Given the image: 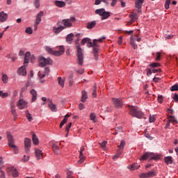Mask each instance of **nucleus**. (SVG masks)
<instances>
[{
    "label": "nucleus",
    "instance_id": "31",
    "mask_svg": "<svg viewBox=\"0 0 178 178\" xmlns=\"http://www.w3.org/2000/svg\"><path fill=\"white\" fill-rule=\"evenodd\" d=\"M32 141L35 145H38L39 144L38 138H37V135H35V134H33Z\"/></svg>",
    "mask_w": 178,
    "mask_h": 178
},
{
    "label": "nucleus",
    "instance_id": "52",
    "mask_svg": "<svg viewBox=\"0 0 178 178\" xmlns=\"http://www.w3.org/2000/svg\"><path fill=\"white\" fill-rule=\"evenodd\" d=\"M2 80H3V83H8V75L3 74L2 76Z\"/></svg>",
    "mask_w": 178,
    "mask_h": 178
},
{
    "label": "nucleus",
    "instance_id": "22",
    "mask_svg": "<svg viewBox=\"0 0 178 178\" xmlns=\"http://www.w3.org/2000/svg\"><path fill=\"white\" fill-rule=\"evenodd\" d=\"M8 19V14L5 13V12L2 11L0 13V22H6Z\"/></svg>",
    "mask_w": 178,
    "mask_h": 178
},
{
    "label": "nucleus",
    "instance_id": "20",
    "mask_svg": "<svg viewBox=\"0 0 178 178\" xmlns=\"http://www.w3.org/2000/svg\"><path fill=\"white\" fill-rule=\"evenodd\" d=\"M35 154L37 159H41L43 156L42 151L40 150V149H35Z\"/></svg>",
    "mask_w": 178,
    "mask_h": 178
},
{
    "label": "nucleus",
    "instance_id": "57",
    "mask_svg": "<svg viewBox=\"0 0 178 178\" xmlns=\"http://www.w3.org/2000/svg\"><path fill=\"white\" fill-rule=\"evenodd\" d=\"M149 120L150 123H154V122H155V118L152 115H150Z\"/></svg>",
    "mask_w": 178,
    "mask_h": 178
},
{
    "label": "nucleus",
    "instance_id": "61",
    "mask_svg": "<svg viewBox=\"0 0 178 178\" xmlns=\"http://www.w3.org/2000/svg\"><path fill=\"white\" fill-rule=\"evenodd\" d=\"M79 108L80 111H83V109H84L85 106H84V105L83 104V103H80V104H79Z\"/></svg>",
    "mask_w": 178,
    "mask_h": 178
},
{
    "label": "nucleus",
    "instance_id": "59",
    "mask_svg": "<svg viewBox=\"0 0 178 178\" xmlns=\"http://www.w3.org/2000/svg\"><path fill=\"white\" fill-rule=\"evenodd\" d=\"M118 42L119 45H122V44L123 43V39H122V36L118 38Z\"/></svg>",
    "mask_w": 178,
    "mask_h": 178
},
{
    "label": "nucleus",
    "instance_id": "28",
    "mask_svg": "<svg viewBox=\"0 0 178 178\" xmlns=\"http://www.w3.org/2000/svg\"><path fill=\"white\" fill-rule=\"evenodd\" d=\"M143 3H144V0H136V7L138 9H141V7L143 6Z\"/></svg>",
    "mask_w": 178,
    "mask_h": 178
},
{
    "label": "nucleus",
    "instance_id": "36",
    "mask_svg": "<svg viewBox=\"0 0 178 178\" xmlns=\"http://www.w3.org/2000/svg\"><path fill=\"white\" fill-rule=\"evenodd\" d=\"M111 16V13L106 11H104V13L102 15V20H105V19H108Z\"/></svg>",
    "mask_w": 178,
    "mask_h": 178
},
{
    "label": "nucleus",
    "instance_id": "30",
    "mask_svg": "<svg viewBox=\"0 0 178 178\" xmlns=\"http://www.w3.org/2000/svg\"><path fill=\"white\" fill-rule=\"evenodd\" d=\"M30 58H31V54L30 51H27L25 54V58H24V64L27 63L29 60H30Z\"/></svg>",
    "mask_w": 178,
    "mask_h": 178
},
{
    "label": "nucleus",
    "instance_id": "23",
    "mask_svg": "<svg viewBox=\"0 0 178 178\" xmlns=\"http://www.w3.org/2000/svg\"><path fill=\"white\" fill-rule=\"evenodd\" d=\"M55 5L58 8H63V6H66V3L62 1L56 0Z\"/></svg>",
    "mask_w": 178,
    "mask_h": 178
},
{
    "label": "nucleus",
    "instance_id": "8",
    "mask_svg": "<svg viewBox=\"0 0 178 178\" xmlns=\"http://www.w3.org/2000/svg\"><path fill=\"white\" fill-rule=\"evenodd\" d=\"M6 172L8 176H13V177H17L19 176V171L15 167L8 168Z\"/></svg>",
    "mask_w": 178,
    "mask_h": 178
},
{
    "label": "nucleus",
    "instance_id": "53",
    "mask_svg": "<svg viewBox=\"0 0 178 178\" xmlns=\"http://www.w3.org/2000/svg\"><path fill=\"white\" fill-rule=\"evenodd\" d=\"M66 122H67V120L66 118H64L60 124V128L62 129V127H63V124H65V123H66Z\"/></svg>",
    "mask_w": 178,
    "mask_h": 178
},
{
    "label": "nucleus",
    "instance_id": "25",
    "mask_svg": "<svg viewBox=\"0 0 178 178\" xmlns=\"http://www.w3.org/2000/svg\"><path fill=\"white\" fill-rule=\"evenodd\" d=\"M97 24V22L92 21L91 22H88L86 26V29H94Z\"/></svg>",
    "mask_w": 178,
    "mask_h": 178
},
{
    "label": "nucleus",
    "instance_id": "63",
    "mask_svg": "<svg viewBox=\"0 0 178 178\" xmlns=\"http://www.w3.org/2000/svg\"><path fill=\"white\" fill-rule=\"evenodd\" d=\"M106 38L105 37H102L100 38H99L98 40H97V42H102L104 41V40H106Z\"/></svg>",
    "mask_w": 178,
    "mask_h": 178
},
{
    "label": "nucleus",
    "instance_id": "1",
    "mask_svg": "<svg viewBox=\"0 0 178 178\" xmlns=\"http://www.w3.org/2000/svg\"><path fill=\"white\" fill-rule=\"evenodd\" d=\"M87 47H88V48L92 47V54L95 59V60H98V56H99V44H98V40L95 39L92 42L91 40L88 41Z\"/></svg>",
    "mask_w": 178,
    "mask_h": 178
},
{
    "label": "nucleus",
    "instance_id": "3",
    "mask_svg": "<svg viewBox=\"0 0 178 178\" xmlns=\"http://www.w3.org/2000/svg\"><path fill=\"white\" fill-rule=\"evenodd\" d=\"M7 139L10 149H13L14 154H19V147L15 145V139H13V136L10 134V132H7Z\"/></svg>",
    "mask_w": 178,
    "mask_h": 178
},
{
    "label": "nucleus",
    "instance_id": "40",
    "mask_svg": "<svg viewBox=\"0 0 178 178\" xmlns=\"http://www.w3.org/2000/svg\"><path fill=\"white\" fill-rule=\"evenodd\" d=\"M92 98H96V97H97V86H95L92 88Z\"/></svg>",
    "mask_w": 178,
    "mask_h": 178
},
{
    "label": "nucleus",
    "instance_id": "37",
    "mask_svg": "<svg viewBox=\"0 0 178 178\" xmlns=\"http://www.w3.org/2000/svg\"><path fill=\"white\" fill-rule=\"evenodd\" d=\"M26 117L27 118L29 122H31L33 120V115L29 113V111H26Z\"/></svg>",
    "mask_w": 178,
    "mask_h": 178
},
{
    "label": "nucleus",
    "instance_id": "62",
    "mask_svg": "<svg viewBox=\"0 0 178 178\" xmlns=\"http://www.w3.org/2000/svg\"><path fill=\"white\" fill-rule=\"evenodd\" d=\"M50 70H49V67H46L44 68V74H48V73H49Z\"/></svg>",
    "mask_w": 178,
    "mask_h": 178
},
{
    "label": "nucleus",
    "instance_id": "10",
    "mask_svg": "<svg viewBox=\"0 0 178 178\" xmlns=\"http://www.w3.org/2000/svg\"><path fill=\"white\" fill-rule=\"evenodd\" d=\"M57 26H58V27L56 26H54L52 31L54 34H59V33H60V31H62L63 30H65V26L60 25V22H58L57 23Z\"/></svg>",
    "mask_w": 178,
    "mask_h": 178
},
{
    "label": "nucleus",
    "instance_id": "42",
    "mask_svg": "<svg viewBox=\"0 0 178 178\" xmlns=\"http://www.w3.org/2000/svg\"><path fill=\"white\" fill-rule=\"evenodd\" d=\"M171 91H178V83H175V85L170 87Z\"/></svg>",
    "mask_w": 178,
    "mask_h": 178
},
{
    "label": "nucleus",
    "instance_id": "21",
    "mask_svg": "<svg viewBox=\"0 0 178 178\" xmlns=\"http://www.w3.org/2000/svg\"><path fill=\"white\" fill-rule=\"evenodd\" d=\"M18 73L20 76H26L27 74V71H26V67L22 66L19 68Z\"/></svg>",
    "mask_w": 178,
    "mask_h": 178
},
{
    "label": "nucleus",
    "instance_id": "2",
    "mask_svg": "<svg viewBox=\"0 0 178 178\" xmlns=\"http://www.w3.org/2000/svg\"><path fill=\"white\" fill-rule=\"evenodd\" d=\"M129 114H131L134 118H137L138 119H143V118H144V113H142L138 107L129 106Z\"/></svg>",
    "mask_w": 178,
    "mask_h": 178
},
{
    "label": "nucleus",
    "instance_id": "55",
    "mask_svg": "<svg viewBox=\"0 0 178 178\" xmlns=\"http://www.w3.org/2000/svg\"><path fill=\"white\" fill-rule=\"evenodd\" d=\"M70 127H72V122H70L68 125L66 126L65 130L67 133H69V130H70Z\"/></svg>",
    "mask_w": 178,
    "mask_h": 178
},
{
    "label": "nucleus",
    "instance_id": "45",
    "mask_svg": "<svg viewBox=\"0 0 178 178\" xmlns=\"http://www.w3.org/2000/svg\"><path fill=\"white\" fill-rule=\"evenodd\" d=\"M157 101H158L159 104H162V102H163V96H162L161 95H159Z\"/></svg>",
    "mask_w": 178,
    "mask_h": 178
},
{
    "label": "nucleus",
    "instance_id": "26",
    "mask_svg": "<svg viewBox=\"0 0 178 178\" xmlns=\"http://www.w3.org/2000/svg\"><path fill=\"white\" fill-rule=\"evenodd\" d=\"M74 37V35H73V33L68 34L66 38L67 42H68V44H72Z\"/></svg>",
    "mask_w": 178,
    "mask_h": 178
},
{
    "label": "nucleus",
    "instance_id": "46",
    "mask_svg": "<svg viewBox=\"0 0 178 178\" xmlns=\"http://www.w3.org/2000/svg\"><path fill=\"white\" fill-rule=\"evenodd\" d=\"M34 6L36 8V9H38V8H40V0H35L34 1Z\"/></svg>",
    "mask_w": 178,
    "mask_h": 178
},
{
    "label": "nucleus",
    "instance_id": "43",
    "mask_svg": "<svg viewBox=\"0 0 178 178\" xmlns=\"http://www.w3.org/2000/svg\"><path fill=\"white\" fill-rule=\"evenodd\" d=\"M88 41H91V39L88 38H85L81 40V45H84L85 44H86V42H88Z\"/></svg>",
    "mask_w": 178,
    "mask_h": 178
},
{
    "label": "nucleus",
    "instance_id": "49",
    "mask_svg": "<svg viewBox=\"0 0 178 178\" xmlns=\"http://www.w3.org/2000/svg\"><path fill=\"white\" fill-rule=\"evenodd\" d=\"M168 121H170V122H171L172 123H176L177 122L176 118L173 116H170Z\"/></svg>",
    "mask_w": 178,
    "mask_h": 178
},
{
    "label": "nucleus",
    "instance_id": "13",
    "mask_svg": "<svg viewBox=\"0 0 178 178\" xmlns=\"http://www.w3.org/2000/svg\"><path fill=\"white\" fill-rule=\"evenodd\" d=\"M156 173L155 171H149L147 173H142L140 175V178H148V177H154L155 176Z\"/></svg>",
    "mask_w": 178,
    "mask_h": 178
},
{
    "label": "nucleus",
    "instance_id": "12",
    "mask_svg": "<svg viewBox=\"0 0 178 178\" xmlns=\"http://www.w3.org/2000/svg\"><path fill=\"white\" fill-rule=\"evenodd\" d=\"M149 66L151 68H147V76H150V74H152V73H156V70L154 68L156 67V63L151 64Z\"/></svg>",
    "mask_w": 178,
    "mask_h": 178
},
{
    "label": "nucleus",
    "instance_id": "33",
    "mask_svg": "<svg viewBox=\"0 0 178 178\" xmlns=\"http://www.w3.org/2000/svg\"><path fill=\"white\" fill-rule=\"evenodd\" d=\"M139 168H140V165L137 163H134L131 165L129 166V169H130V170H136V169H139Z\"/></svg>",
    "mask_w": 178,
    "mask_h": 178
},
{
    "label": "nucleus",
    "instance_id": "48",
    "mask_svg": "<svg viewBox=\"0 0 178 178\" xmlns=\"http://www.w3.org/2000/svg\"><path fill=\"white\" fill-rule=\"evenodd\" d=\"M100 146L102 147V149H106V141H103L101 143Z\"/></svg>",
    "mask_w": 178,
    "mask_h": 178
},
{
    "label": "nucleus",
    "instance_id": "19",
    "mask_svg": "<svg viewBox=\"0 0 178 178\" xmlns=\"http://www.w3.org/2000/svg\"><path fill=\"white\" fill-rule=\"evenodd\" d=\"M47 101H49V108L52 111V112H56V105L54 104L52 102V100L48 99Z\"/></svg>",
    "mask_w": 178,
    "mask_h": 178
},
{
    "label": "nucleus",
    "instance_id": "16",
    "mask_svg": "<svg viewBox=\"0 0 178 178\" xmlns=\"http://www.w3.org/2000/svg\"><path fill=\"white\" fill-rule=\"evenodd\" d=\"M24 147L26 152H29V149H30L31 147V140L26 138L24 140Z\"/></svg>",
    "mask_w": 178,
    "mask_h": 178
},
{
    "label": "nucleus",
    "instance_id": "7",
    "mask_svg": "<svg viewBox=\"0 0 178 178\" xmlns=\"http://www.w3.org/2000/svg\"><path fill=\"white\" fill-rule=\"evenodd\" d=\"M39 63L41 67H44V66H47V65H52L54 63V61L49 58H45L44 57H40L39 60Z\"/></svg>",
    "mask_w": 178,
    "mask_h": 178
},
{
    "label": "nucleus",
    "instance_id": "24",
    "mask_svg": "<svg viewBox=\"0 0 178 178\" xmlns=\"http://www.w3.org/2000/svg\"><path fill=\"white\" fill-rule=\"evenodd\" d=\"M31 94L32 95V102H35L37 101V91L33 89L31 90Z\"/></svg>",
    "mask_w": 178,
    "mask_h": 178
},
{
    "label": "nucleus",
    "instance_id": "41",
    "mask_svg": "<svg viewBox=\"0 0 178 178\" xmlns=\"http://www.w3.org/2000/svg\"><path fill=\"white\" fill-rule=\"evenodd\" d=\"M9 93L8 92H3V91L0 90V97H1V98H6V97H8Z\"/></svg>",
    "mask_w": 178,
    "mask_h": 178
},
{
    "label": "nucleus",
    "instance_id": "9",
    "mask_svg": "<svg viewBox=\"0 0 178 178\" xmlns=\"http://www.w3.org/2000/svg\"><path fill=\"white\" fill-rule=\"evenodd\" d=\"M72 22L74 23V22H76V17H72L70 19H63L65 29H66V27H72V26H73Z\"/></svg>",
    "mask_w": 178,
    "mask_h": 178
},
{
    "label": "nucleus",
    "instance_id": "4",
    "mask_svg": "<svg viewBox=\"0 0 178 178\" xmlns=\"http://www.w3.org/2000/svg\"><path fill=\"white\" fill-rule=\"evenodd\" d=\"M76 49L77 52V63L79 66H83L84 62V56L83 54V49L80 47V44H76Z\"/></svg>",
    "mask_w": 178,
    "mask_h": 178
},
{
    "label": "nucleus",
    "instance_id": "14",
    "mask_svg": "<svg viewBox=\"0 0 178 178\" xmlns=\"http://www.w3.org/2000/svg\"><path fill=\"white\" fill-rule=\"evenodd\" d=\"M113 103L115 108H122V106L123 105V102H122V99H113Z\"/></svg>",
    "mask_w": 178,
    "mask_h": 178
},
{
    "label": "nucleus",
    "instance_id": "60",
    "mask_svg": "<svg viewBox=\"0 0 178 178\" xmlns=\"http://www.w3.org/2000/svg\"><path fill=\"white\" fill-rule=\"evenodd\" d=\"M122 8H126V2L123 1V0H120Z\"/></svg>",
    "mask_w": 178,
    "mask_h": 178
},
{
    "label": "nucleus",
    "instance_id": "18",
    "mask_svg": "<svg viewBox=\"0 0 178 178\" xmlns=\"http://www.w3.org/2000/svg\"><path fill=\"white\" fill-rule=\"evenodd\" d=\"M84 161H86V156H84L83 152L79 150V160L78 161L79 165H81Z\"/></svg>",
    "mask_w": 178,
    "mask_h": 178
},
{
    "label": "nucleus",
    "instance_id": "44",
    "mask_svg": "<svg viewBox=\"0 0 178 178\" xmlns=\"http://www.w3.org/2000/svg\"><path fill=\"white\" fill-rule=\"evenodd\" d=\"M95 118H96L95 113H90V120H92V122H97V120H95Z\"/></svg>",
    "mask_w": 178,
    "mask_h": 178
},
{
    "label": "nucleus",
    "instance_id": "50",
    "mask_svg": "<svg viewBox=\"0 0 178 178\" xmlns=\"http://www.w3.org/2000/svg\"><path fill=\"white\" fill-rule=\"evenodd\" d=\"M25 32L26 34H33V29H31L30 27H28L26 29Z\"/></svg>",
    "mask_w": 178,
    "mask_h": 178
},
{
    "label": "nucleus",
    "instance_id": "35",
    "mask_svg": "<svg viewBox=\"0 0 178 178\" xmlns=\"http://www.w3.org/2000/svg\"><path fill=\"white\" fill-rule=\"evenodd\" d=\"M172 156H167V157H165V162L167 165H170L172 163Z\"/></svg>",
    "mask_w": 178,
    "mask_h": 178
},
{
    "label": "nucleus",
    "instance_id": "58",
    "mask_svg": "<svg viewBox=\"0 0 178 178\" xmlns=\"http://www.w3.org/2000/svg\"><path fill=\"white\" fill-rule=\"evenodd\" d=\"M11 113L13 115V116L15 117V120H16V116H17V115L16 114V110L15 109H12L11 110Z\"/></svg>",
    "mask_w": 178,
    "mask_h": 178
},
{
    "label": "nucleus",
    "instance_id": "51",
    "mask_svg": "<svg viewBox=\"0 0 178 178\" xmlns=\"http://www.w3.org/2000/svg\"><path fill=\"white\" fill-rule=\"evenodd\" d=\"M67 178H73V172L72 171L67 172Z\"/></svg>",
    "mask_w": 178,
    "mask_h": 178
},
{
    "label": "nucleus",
    "instance_id": "29",
    "mask_svg": "<svg viewBox=\"0 0 178 178\" xmlns=\"http://www.w3.org/2000/svg\"><path fill=\"white\" fill-rule=\"evenodd\" d=\"M65 80H66V78H64L63 79H62V77L59 76L58 78V83L59 86H60L61 87H65Z\"/></svg>",
    "mask_w": 178,
    "mask_h": 178
},
{
    "label": "nucleus",
    "instance_id": "38",
    "mask_svg": "<svg viewBox=\"0 0 178 178\" xmlns=\"http://www.w3.org/2000/svg\"><path fill=\"white\" fill-rule=\"evenodd\" d=\"M163 53L162 52H157L156 53V60H162V57H163Z\"/></svg>",
    "mask_w": 178,
    "mask_h": 178
},
{
    "label": "nucleus",
    "instance_id": "32",
    "mask_svg": "<svg viewBox=\"0 0 178 178\" xmlns=\"http://www.w3.org/2000/svg\"><path fill=\"white\" fill-rule=\"evenodd\" d=\"M129 17L132 22H136L137 19H138V15L134 13H132L131 14L129 15Z\"/></svg>",
    "mask_w": 178,
    "mask_h": 178
},
{
    "label": "nucleus",
    "instance_id": "17",
    "mask_svg": "<svg viewBox=\"0 0 178 178\" xmlns=\"http://www.w3.org/2000/svg\"><path fill=\"white\" fill-rule=\"evenodd\" d=\"M17 106L19 107V109H24L27 106V103L23 99H20Z\"/></svg>",
    "mask_w": 178,
    "mask_h": 178
},
{
    "label": "nucleus",
    "instance_id": "47",
    "mask_svg": "<svg viewBox=\"0 0 178 178\" xmlns=\"http://www.w3.org/2000/svg\"><path fill=\"white\" fill-rule=\"evenodd\" d=\"M171 0H166L165 3V8L166 10L169 9V6L170 5Z\"/></svg>",
    "mask_w": 178,
    "mask_h": 178
},
{
    "label": "nucleus",
    "instance_id": "11",
    "mask_svg": "<svg viewBox=\"0 0 178 178\" xmlns=\"http://www.w3.org/2000/svg\"><path fill=\"white\" fill-rule=\"evenodd\" d=\"M124 145H126V142L124 140H121L120 144L118 146L117 152L119 155H122L123 153V149H124Z\"/></svg>",
    "mask_w": 178,
    "mask_h": 178
},
{
    "label": "nucleus",
    "instance_id": "6",
    "mask_svg": "<svg viewBox=\"0 0 178 178\" xmlns=\"http://www.w3.org/2000/svg\"><path fill=\"white\" fill-rule=\"evenodd\" d=\"M140 161H156V155L152 152H145L140 158Z\"/></svg>",
    "mask_w": 178,
    "mask_h": 178
},
{
    "label": "nucleus",
    "instance_id": "5",
    "mask_svg": "<svg viewBox=\"0 0 178 178\" xmlns=\"http://www.w3.org/2000/svg\"><path fill=\"white\" fill-rule=\"evenodd\" d=\"M46 51L49 54L51 55H54L55 56H60V55H63L65 54V47L63 46H60L58 50H52V49L49 47H46Z\"/></svg>",
    "mask_w": 178,
    "mask_h": 178
},
{
    "label": "nucleus",
    "instance_id": "34",
    "mask_svg": "<svg viewBox=\"0 0 178 178\" xmlns=\"http://www.w3.org/2000/svg\"><path fill=\"white\" fill-rule=\"evenodd\" d=\"M96 15H99V16H102L105 13V10L104 8L97 9L95 10Z\"/></svg>",
    "mask_w": 178,
    "mask_h": 178
},
{
    "label": "nucleus",
    "instance_id": "56",
    "mask_svg": "<svg viewBox=\"0 0 178 178\" xmlns=\"http://www.w3.org/2000/svg\"><path fill=\"white\" fill-rule=\"evenodd\" d=\"M164 37L165 40H172V38H173V35H165Z\"/></svg>",
    "mask_w": 178,
    "mask_h": 178
},
{
    "label": "nucleus",
    "instance_id": "39",
    "mask_svg": "<svg viewBox=\"0 0 178 178\" xmlns=\"http://www.w3.org/2000/svg\"><path fill=\"white\" fill-rule=\"evenodd\" d=\"M130 44L134 48V49H137L138 46L136 44V42H134V40H133V38H131Z\"/></svg>",
    "mask_w": 178,
    "mask_h": 178
},
{
    "label": "nucleus",
    "instance_id": "15",
    "mask_svg": "<svg viewBox=\"0 0 178 178\" xmlns=\"http://www.w3.org/2000/svg\"><path fill=\"white\" fill-rule=\"evenodd\" d=\"M42 16H44V11H40L38 14H37L36 18L35 19V23L36 26H38V24L41 23V17H42Z\"/></svg>",
    "mask_w": 178,
    "mask_h": 178
},
{
    "label": "nucleus",
    "instance_id": "64",
    "mask_svg": "<svg viewBox=\"0 0 178 178\" xmlns=\"http://www.w3.org/2000/svg\"><path fill=\"white\" fill-rule=\"evenodd\" d=\"M173 99H174V101H175V102H178V95L177 94H175V95L173 97Z\"/></svg>",
    "mask_w": 178,
    "mask_h": 178
},
{
    "label": "nucleus",
    "instance_id": "27",
    "mask_svg": "<svg viewBox=\"0 0 178 178\" xmlns=\"http://www.w3.org/2000/svg\"><path fill=\"white\" fill-rule=\"evenodd\" d=\"M87 98H88V96L87 95V92L83 90L82 97L81 98V102H86V101L87 100Z\"/></svg>",
    "mask_w": 178,
    "mask_h": 178
},
{
    "label": "nucleus",
    "instance_id": "54",
    "mask_svg": "<svg viewBox=\"0 0 178 178\" xmlns=\"http://www.w3.org/2000/svg\"><path fill=\"white\" fill-rule=\"evenodd\" d=\"M53 151H59V146L57 145H53L52 146Z\"/></svg>",
    "mask_w": 178,
    "mask_h": 178
}]
</instances>
